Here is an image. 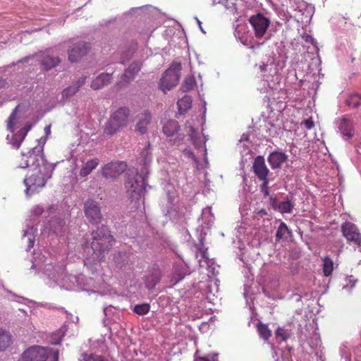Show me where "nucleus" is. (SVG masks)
<instances>
[{"label":"nucleus","instance_id":"obj_1","mask_svg":"<svg viewBox=\"0 0 361 361\" xmlns=\"http://www.w3.org/2000/svg\"><path fill=\"white\" fill-rule=\"evenodd\" d=\"M91 236L90 245L93 251V256L99 262L112 247L114 238L111 234L109 228L105 225L97 227L96 230L92 231Z\"/></svg>","mask_w":361,"mask_h":361},{"label":"nucleus","instance_id":"obj_2","mask_svg":"<svg viewBox=\"0 0 361 361\" xmlns=\"http://www.w3.org/2000/svg\"><path fill=\"white\" fill-rule=\"evenodd\" d=\"M54 166L52 164L42 165L41 168L29 169L28 174L24 180L27 194L33 195L39 192L45 185L47 180L51 177Z\"/></svg>","mask_w":361,"mask_h":361},{"label":"nucleus","instance_id":"obj_3","mask_svg":"<svg viewBox=\"0 0 361 361\" xmlns=\"http://www.w3.org/2000/svg\"><path fill=\"white\" fill-rule=\"evenodd\" d=\"M18 361H59V351L34 345L25 350Z\"/></svg>","mask_w":361,"mask_h":361},{"label":"nucleus","instance_id":"obj_4","mask_svg":"<svg viewBox=\"0 0 361 361\" xmlns=\"http://www.w3.org/2000/svg\"><path fill=\"white\" fill-rule=\"evenodd\" d=\"M130 116V109L127 107H120L113 112L105 124L104 133L113 135L120 129L128 126Z\"/></svg>","mask_w":361,"mask_h":361},{"label":"nucleus","instance_id":"obj_5","mask_svg":"<svg viewBox=\"0 0 361 361\" xmlns=\"http://www.w3.org/2000/svg\"><path fill=\"white\" fill-rule=\"evenodd\" d=\"M18 163L20 168H30V169L41 168L42 165L51 164L45 160L43 145H40L32 147L27 153L22 152Z\"/></svg>","mask_w":361,"mask_h":361},{"label":"nucleus","instance_id":"obj_6","mask_svg":"<svg viewBox=\"0 0 361 361\" xmlns=\"http://www.w3.org/2000/svg\"><path fill=\"white\" fill-rule=\"evenodd\" d=\"M145 177L138 173H127L125 188L128 197L132 200H139L145 192Z\"/></svg>","mask_w":361,"mask_h":361},{"label":"nucleus","instance_id":"obj_7","mask_svg":"<svg viewBox=\"0 0 361 361\" xmlns=\"http://www.w3.org/2000/svg\"><path fill=\"white\" fill-rule=\"evenodd\" d=\"M84 213L85 217L92 224H99L102 222L103 216L99 203L92 199H87L84 202Z\"/></svg>","mask_w":361,"mask_h":361},{"label":"nucleus","instance_id":"obj_8","mask_svg":"<svg viewBox=\"0 0 361 361\" xmlns=\"http://www.w3.org/2000/svg\"><path fill=\"white\" fill-rule=\"evenodd\" d=\"M68 43V60L71 63L79 61L83 56H85L90 49V44L83 41L74 42V40H69Z\"/></svg>","mask_w":361,"mask_h":361},{"label":"nucleus","instance_id":"obj_9","mask_svg":"<svg viewBox=\"0 0 361 361\" xmlns=\"http://www.w3.org/2000/svg\"><path fill=\"white\" fill-rule=\"evenodd\" d=\"M249 23L254 30L256 38L261 39L270 25V20L262 13H258L250 17Z\"/></svg>","mask_w":361,"mask_h":361},{"label":"nucleus","instance_id":"obj_10","mask_svg":"<svg viewBox=\"0 0 361 361\" xmlns=\"http://www.w3.org/2000/svg\"><path fill=\"white\" fill-rule=\"evenodd\" d=\"M341 232L348 241L361 247V233L355 224L348 221L343 223L341 225Z\"/></svg>","mask_w":361,"mask_h":361},{"label":"nucleus","instance_id":"obj_11","mask_svg":"<svg viewBox=\"0 0 361 361\" xmlns=\"http://www.w3.org/2000/svg\"><path fill=\"white\" fill-rule=\"evenodd\" d=\"M162 274L159 265L154 264L149 267L145 271L143 281L145 286L151 290L159 283Z\"/></svg>","mask_w":361,"mask_h":361},{"label":"nucleus","instance_id":"obj_12","mask_svg":"<svg viewBox=\"0 0 361 361\" xmlns=\"http://www.w3.org/2000/svg\"><path fill=\"white\" fill-rule=\"evenodd\" d=\"M127 164L125 162H110L102 169V175L106 178H116L126 171Z\"/></svg>","mask_w":361,"mask_h":361},{"label":"nucleus","instance_id":"obj_13","mask_svg":"<svg viewBox=\"0 0 361 361\" xmlns=\"http://www.w3.org/2000/svg\"><path fill=\"white\" fill-rule=\"evenodd\" d=\"M179 81V74L177 71L171 68L167 69L163 74L160 82L159 87L164 92L170 90L175 87Z\"/></svg>","mask_w":361,"mask_h":361},{"label":"nucleus","instance_id":"obj_14","mask_svg":"<svg viewBox=\"0 0 361 361\" xmlns=\"http://www.w3.org/2000/svg\"><path fill=\"white\" fill-rule=\"evenodd\" d=\"M142 66V63L140 61L132 62L125 70L117 85L121 87L131 82L141 70Z\"/></svg>","mask_w":361,"mask_h":361},{"label":"nucleus","instance_id":"obj_15","mask_svg":"<svg viewBox=\"0 0 361 361\" xmlns=\"http://www.w3.org/2000/svg\"><path fill=\"white\" fill-rule=\"evenodd\" d=\"M252 170L258 179L264 181V186L269 184L267 176L269 169L267 168L264 158L262 156L255 157L252 165Z\"/></svg>","mask_w":361,"mask_h":361},{"label":"nucleus","instance_id":"obj_16","mask_svg":"<svg viewBox=\"0 0 361 361\" xmlns=\"http://www.w3.org/2000/svg\"><path fill=\"white\" fill-rule=\"evenodd\" d=\"M37 56L39 57L40 64L47 71L56 67L61 63V59L59 56H53L51 49H47L44 52L37 54Z\"/></svg>","mask_w":361,"mask_h":361},{"label":"nucleus","instance_id":"obj_17","mask_svg":"<svg viewBox=\"0 0 361 361\" xmlns=\"http://www.w3.org/2000/svg\"><path fill=\"white\" fill-rule=\"evenodd\" d=\"M137 120L135 130L141 135L147 133L148 125L151 122L150 113L148 111H145L137 115Z\"/></svg>","mask_w":361,"mask_h":361},{"label":"nucleus","instance_id":"obj_18","mask_svg":"<svg viewBox=\"0 0 361 361\" xmlns=\"http://www.w3.org/2000/svg\"><path fill=\"white\" fill-rule=\"evenodd\" d=\"M288 159V155L283 152H272L268 157L267 160L272 169H279Z\"/></svg>","mask_w":361,"mask_h":361},{"label":"nucleus","instance_id":"obj_19","mask_svg":"<svg viewBox=\"0 0 361 361\" xmlns=\"http://www.w3.org/2000/svg\"><path fill=\"white\" fill-rule=\"evenodd\" d=\"M32 124L27 123L18 132L13 134L10 140V143L16 149H18L26 137L27 133L31 130Z\"/></svg>","mask_w":361,"mask_h":361},{"label":"nucleus","instance_id":"obj_20","mask_svg":"<svg viewBox=\"0 0 361 361\" xmlns=\"http://www.w3.org/2000/svg\"><path fill=\"white\" fill-rule=\"evenodd\" d=\"M111 74L103 73L92 80L90 86L94 90H99L111 83Z\"/></svg>","mask_w":361,"mask_h":361},{"label":"nucleus","instance_id":"obj_21","mask_svg":"<svg viewBox=\"0 0 361 361\" xmlns=\"http://www.w3.org/2000/svg\"><path fill=\"white\" fill-rule=\"evenodd\" d=\"M99 164L98 158H93L88 159L86 162L83 163L79 172V176L82 178L87 177L94 170Z\"/></svg>","mask_w":361,"mask_h":361},{"label":"nucleus","instance_id":"obj_22","mask_svg":"<svg viewBox=\"0 0 361 361\" xmlns=\"http://www.w3.org/2000/svg\"><path fill=\"white\" fill-rule=\"evenodd\" d=\"M340 132L348 138L353 135V127L352 122L345 118H343L338 124Z\"/></svg>","mask_w":361,"mask_h":361},{"label":"nucleus","instance_id":"obj_23","mask_svg":"<svg viewBox=\"0 0 361 361\" xmlns=\"http://www.w3.org/2000/svg\"><path fill=\"white\" fill-rule=\"evenodd\" d=\"M178 130V122L176 120L168 121L163 126V133L169 137L173 135Z\"/></svg>","mask_w":361,"mask_h":361},{"label":"nucleus","instance_id":"obj_24","mask_svg":"<svg viewBox=\"0 0 361 361\" xmlns=\"http://www.w3.org/2000/svg\"><path fill=\"white\" fill-rule=\"evenodd\" d=\"M18 106H16L7 120L6 128L11 133H13L16 125L19 122L20 117L18 115Z\"/></svg>","mask_w":361,"mask_h":361},{"label":"nucleus","instance_id":"obj_25","mask_svg":"<svg viewBox=\"0 0 361 361\" xmlns=\"http://www.w3.org/2000/svg\"><path fill=\"white\" fill-rule=\"evenodd\" d=\"M11 343L12 337L9 332L0 328V351L9 347Z\"/></svg>","mask_w":361,"mask_h":361},{"label":"nucleus","instance_id":"obj_26","mask_svg":"<svg viewBox=\"0 0 361 361\" xmlns=\"http://www.w3.org/2000/svg\"><path fill=\"white\" fill-rule=\"evenodd\" d=\"M177 105L179 113L183 114L191 108L192 99L188 95L184 96L182 99L178 101Z\"/></svg>","mask_w":361,"mask_h":361},{"label":"nucleus","instance_id":"obj_27","mask_svg":"<svg viewBox=\"0 0 361 361\" xmlns=\"http://www.w3.org/2000/svg\"><path fill=\"white\" fill-rule=\"evenodd\" d=\"M346 106L350 108H357L361 105V94L352 93L348 95L345 100Z\"/></svg>","mask_w":361,"mask_h":361},{"label":"nucleus","instance_id":"obj_28","mask_svg":"<svg viewBox=\"0 0 361 361\" xmlns=\"http://www.w3.org/2000/svg\"><path fill=\"white\" fill-rule=\"evenodd\" d=\"M190 136L196 148L200 149L205 147V141L203 140L202 137L197 135V133L193 127L190 128Z\"/></svg>","mask_w":361,"mask_h":361},{"label":"nucleus","instance_id":"obj_29","mask_svg":"<svg viewBox=\"0 0 361 361\" xmlns=\"http://www.w3.org/2000/svg\"><path fill=\"white\" fill-rule=\"evenodd\" d=\"M322 270L325 276L331 275L334 270V262L329 256H325L323 259Z\"/></svg>","mask_w":361,"mask_h":361},{"label":"nucleus","instance_id":"obj_30","mask_svg":"<svg viewBox=\"0 0 361 361\" xmlns=\"http://www.w3.org/2000/svg\"><path fill=\"white\" fill-rule=\"evenodd\" d=\"M257 329L260 337L264 340L267 341L271 336V331L267 324L259 322Z\"/></svg>","mask_w":361,"mask_h":361},{"label":"nucleus","instance_id":"obj_31","mask_svg":"<svg viewBox=\"0 0 361 361\" xmlns=\"http://www.w3.org/2000/svg\"><path fill=\"white\" fill-rule=\"evenodd\" d=\"M286 234L290 235L291 231L284 222H281L276 233V240L279 241L281 239L286 237Z\"/></svg>","mask_w":361,"mask_h":361},{"label":"nucleus","instance_id":"obj_32","mask_svg":"<svg viewBox=\"0 0 361 361\" xmlns=\"http://www.w3.org/2000/svg\"><path fill=\"white\" fill-rule=\"evenodd\" d=\"M195 80L193 76H187L181 86V89L183 92H188L192 90L195 85Z\"/></svg>","mask_w":361,"mask_h":361},{"label":"nucleus","instance_id":"obj_33","mask_svg":"<svg viewBox=\"0 0 361 361\" xmlns=\"http://www.w3.org/2000/svg\"><path fill=\"white\" fill-rule=\"evenodd\" d=\"M81 361H108L104 357L94 353H82Z\"/></svg>","mask_w":361,"mask_h":361},{"label":"nucleus","instance_id":"obj_34","mask_svg":"<svg viewBox=\"0 0 361 361\" xmlns=\"http://www.w3.org/2000/svg\"><path fill=\"white\" fill-rule=\"evenodd\" d=\"M293 204L290 200L281 202L278 205V209L281 213H291Z\"/></svg>","mask_w":361,"mask_h":361},{"label":"nucleus","instance_id":"obj_35","mask_svg":"<svg viewBox=\"0 0 361 361\" xmlns=\"http://www.w3.org/2000/svg\"><path fill=\"white\" fill-rule=\"evenodd\" d=\"M78 92V87H75L73 85L65 88L61 92V97L63 99H68L73 97Z\"/></svg>","mask_w":361,"mask_h":361},{"label":"nucleus","instance_id":"obj_36","mask_svg":"<svg viewBox=\"0 0 361 361\" xmlns=\"http://www.w3.org/2000/svg\"><path fill=\"white\" fill-rule=\"evenodd\" d=\"M149 303H142L135 305L133 311L139 315H144L149 312Z\"/></svg>","mask_w":361,"mask_h":361},{"label":"nucleus","instance_id":"obj_37","mask_svg":"<svg viewBox=\"0 0 361 361\" xmlns=\"http://www.w3.org/2000/svg\"><path fill=\"white\" fill-rule=\"evenodd\" d=\"M219 281L217 279H211L208 281V293H214L219 291Z\"/></svg>","mask_w":361,"mask_h":361},{"label":"nucleus","instance_id":"obj_38","mask_svg":"<svg viewBox=\"0 0 361 361\" xmlns=\"http://www.w3.org/2000/svg\"><path fill=\"white\" fill-rule=\"evenodd\" d=\"M221 4H223L226 8L231 11H235L237 10L236 4L233 0H221Z\"/></svg>","mask_w":361,"mask_h":361},{"label":"nucleus","instance_id":"obj_39","mask_svg":"<svg viewBox=\"0 0 361 361\" xmlns=\"http://www.w3.org/2000/svg\"><path fill=\"white\" fill-rule=\"evenodd\" d=\"M194 361H218L216 355H207L202 357H195Z\"/></svg>","mask_w":361,"mask_h":361},{"label":"nucleus","instance_id":"obj_40","mask_svg":"<svg viewBox=\"0 0 361 361\" xmlns=\"http://www.w3.org/2000/svg\"><path fill=\"white\" fill-rule=\"evenodd\" d=\"M276 336L277 337H281L283 341H286L288 338V335L286 333V330L282 328H278L276 329Z\"/></svg>","mask_w":361,"mask_h":361},{"label":"nucleus","instance_id":"obj_41","mask_svg":"<svg viewBox=\"0 0 361 361\" xmlns=\"http://www.w3.org/2000/svg\"><path fill=\"white\" fill-rule=\"evenodd\" d=\"M150 146V143L148 142L147 145L144 148V149L142 152V156L144 157L145 162H147V161L150 157V153L149 152Z\"/></svg>","mask_w":361,"mask_h":361},{"label":"nucleus","instance_id":"obj_42","mask_svg":"<svg viewBox=\"0 0 361 361\" xmlns=\"http://www.w3.org/2000/svg\"><path fill=\"white\" fill-rule=\"evenodd\" d=\"M303 124L305 127L308 130L312 129L314 126V121H312V118L305 120L303 121Z\"/></svg>","mask_w":361,"mask_h":361},{"label":"nucleus","instance_id":"obj_43","mask_svg":"<svg viewBox=\"0 0 361 361\" xmlns=\"http://www.w3.org/2000/svg\"><path fill=\"white\" fill-rule=\"evenodd\" d=\"M86 81V77L80 78L74 84H73L75 87H78V90L85 84Z\"/></svg>","mask_w":361,"mask_h":361},{"label":"nucleus","instance_id":"obj_44","mask_svg":"<svg viewBox=\"0 0 361 361\" xmlns=\"http://www.w3.org/2000/svg\"><path fill=\"white\" fill-rule=\"evenodd\" d=\"M302 38L303 39V40L305 42H306L307 43L313 44V42H314L313 37L311 35H308V34H306V33L303 34L302 35Z\"/></svg>","mask_w":361,"mask_h":361},{"label":"nucleus","instance_id":"obj_45","mask_svg":"<svg viewBox=\"0 0 361 361\" xmlns=\"http://www.w3.org/2000/svg\"><path fill=\"white\" fill-rule=\"evenodd\" d=\"M261 189H262V191L264 192V195H266V196L269 195L268 185H267L266 186H264V181H262V183L261 185Z\"/></svg>","mask_w":361,"mask_h":361},{"label":"nucleus","instance_id":"obj_46","mask_svg":"<svg viewBox=\"0 0 361 361\" xmlns=\"http://www.w3.org/2000/svg\"><path fill=\"white\" fill-rule=\"evenodd\" d=\"M218 3H221V0H209V4L212 6H214L217 4Z\"/></svg>","mask_w":361,"mask_h":361},{"label":"nucleus","instance_id":"obj_47","mask_svg":"<svg viewBox=\"0 0 361 361\" xmlns=\"http://www.w3.org/2000/svg\"><path fill=\"white\" fill-rule=\"evenodd\" d=\"M183 278H184L183 275H181L180 274H178V277L175 279L174 283H176L178 281H179L180 280L183 279Z\"/></svg>","mask_w":361,"mask_h":361},{"label":"nucleus","instance_id":"obj_48","mask_svg":"<svg viewBox=\"0 0 361 361\" xmlns=\"http://www.w3.org/2000/svg\"><path fill=\"white\" fill-rule=\"evenodd\" d=\"M202 258H205L208 259V257L207 256V250H204L202 253Z\"/></svg>","mask_w":361,"mask_h":361},{"label":"nucleus","instance_id":"obj_49","mask_svg":"<svg viewBox=\"0 0 361 361\" xmlns=\"http://www.w3.org/2000/svg\"><path fill=\"white\" fill-rule=\"evenodd\" d=\"M29 59L30 57H25L20 61V62H27Z\"/></svg>","mask_w":361,"mask_h":361},{"label":"nucleus","instance_id":"obj_50","mask_svg":"<svg viewBox=\"0 0 361 361\" xmlns=\"http://www.w3.org/2000/svg\"><path fill=\"white\" fill-rule=\"evenodd\" d=\"M266 66H267L266 65L261 66H260V69L262 71H266Z\"/></svg>","mask_w":361,"mask_h":361},{"label":"nucleus","instance_id":"obj_51","mask_svg":"<svg viewBox=\"0 0 361 361\" xmlns=\"http://www.w3.org/2000/svg\"><path fill=\"white\" fill-rule=\"evenodd\" d=\"M259 213H262L263 214H267V212L264 209L260 210Z\"/></svg>","mask_w":361,"mask_h":361},{"label":"nucleus","instance_id":"obj_52","mask_svg":"<svg viewBox=\"0 0 361 361\" xmlns=\"http://www.w3.org/2000/svg\"><path fill=\"white\" fill-rule=\"evenodd\" d=\"M49 127H47V131H49Z\"/></svg>","mask_w":361,"mask_h":361}]
</instances>
